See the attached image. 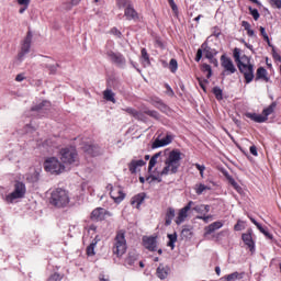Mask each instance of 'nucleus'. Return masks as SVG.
<instances>
[{
	"label": "nucleus",
	"instance_id": "a19ab883",
	"mask_svg": "<svg viewBox=\"0 0 281 281\" xmlns=\"http://www.w3.org/2000/svg\"><path fill=\"white\" fill-rule=\"evenodd\" d=\"M202 71L204 74H206L207 80H210V78H212V66H210V64H203L202 65Z\"/></svg>",
	"mask_w": 281,
	"mask_h": 281
},
{
	"label": "nucleus",
	"instance_id": "a18cd8bd",
	"mask_svg": "<svg viewBox=\"0 0 281 281\" xmlns=\"http://www.w3.org/2000/svg\"><path fill=\"white\" fill-rule=\"evenodd\" d=\"M135 120H138L139 122H146L147 117H146V113L140 112V111H136V113L134 114Z\"/></svg>",
	"mask_w": 281,
	"mask_h": 281
},
{
	"label": "nucleus",
	"instance_id": "2f4dec72",
	"mask_svg": "<svg viewBox=\"0 0 281 281\" xmlns=\"http://www.w3.org/2000/svg\"><path fill=\"white\" fill-rule=\"evenodd\" d=\"M195 194H198V196H201V194H203L205 192V190H212V188L210 186H205L203 183H196L193 188Z\"/></svg>",
	"mask_w": 281,
	"mask_h": 281
},
{
	"label": "nucleus",
	"instance_id": "f3484780",
	"mask_svg": "<svg viewBox=\"0 0 281 281\" xmlns=\"http://www.w3.org/2000/svg\"><path fill=\"white\" fill-rule=\"evenodd\" d=\"M143 245L148 251H157V238L155 237H143Z\"/></svg>",
	"mask_w": 281,
	"mask_h": 281
},
{
	"label": "nucleus",
	"instance_id": "8fccbe9b",
	"mask_svg": "<svg viewBox=\"0 0 281 281\" xmlns=\"http://www.w3.org/2000/svg\"><path fill=\"white\" fill-rule=\"evenodd\" d=\"M181 236H183V238H190L192 236V231H190L189 228H183L181 232Z\"/></svg>",
	"mask_w": 281,
	"mask_h": 281
},
{
	"label": "nucleus",
	"instance_id": "aec40b11",
	"mask_svg": "<svg viewBox=\"0 0 281 281\" xmlns=\"http://www.w3.org/2000/svg\"><path fill=\"white\" fill-rule=\"evenodd\" d=\"M169 144H172V135L167 134L166 137L161 139L157 138L153 143L151 148H162V146H168Z\"/></svg>",
	"mask_w": 281,
	"mask_h": 281
},
{
	"label": "nucleus",
	"instance_id": "9b49d317",
	"mask_svg": "<svg viewBox=\"0 0 281 281\" xmlns=\"http://www.w3.org/2000/svg\"><path fill=\"white\" fill-rule=\"evenodd\" d=\"M193 205L194 201H189L184 207L179 210L178 216L175 220L176 225H181L182 223H186V218H188V214L190 210H192Z\"/></svg>",
	"mask_w": 281,
	"mask_h": 281
},
{
	"label": "nucleus",
	"instance_id": "c9c22d12",
	"mask_svg": "<svg viewBox=\"0 0 281 281\" xmlns=\"http://www.w3.org/2000/svg\"><path fill=\"white\" fill-rule=\"evenodd\" d=\"M116 5L120 10L124 9L126 10V8H130L133 5V1L131 0H116Z\"/></svg>",
	"mask_w": 281,
	"mask_h": 281
},
{
	"label": "nucleus",
	"instance_id": "13d9d810",
	"mask_svg": "<svg viewBox=\"0 0 281 281\" xmlns=\"http://www.w3.org/2000/svg\"><path fill=\"white\" fill-rule=\"evenodd\" d=\"M270 3L273 8H278V10L281 9V0H270Z\"/></svg>",
	"mask_w": 281,
	"mask_h": 281
},
{
	"label": "nucleus",
	"instance_id": "1a4fd4ad",
	"mask_svg": "<svg viewBox=\"0 0 281 281\" xmlns=\"http://www.w3.org/2000/svg\"><path fill=\"white\" fill-rule=\"evenodd\" d=\"M105 56L120 69H126V57L120 52L106 50Z\"/></svg>",
	"mask_w": 281,
	"mask_h": 281
},
{
	"label": "nucleus",
	"instance_id": "473e14b6",
	"mask_svg": "<svg viewBox=\"0 0 281 281\" xmlns=\"http://www.w3.org/2000/svg\"><path fill=\"white\" fill-rule=\"evenodd\" d=\"M100 239L98 238V235H95L94 239L91 241V244L87 247V254L88 256H95V247L98 245V241Z\"/></svg>",
	"mask_w": 281,
	"mask_h": 281
},
{
	"label": "nucleus",
	"instance_id": "2eb2a0df",
	"mask_svg": "<svg viewBox=\"0 0 281 281\" xmlns=\"http://www.w3.org/2000/svg\"><path fill=\"white\" fill-rule=\"evenodd\" d=\"M105 214H108V216H111V213H109L106 210L102 207H97L91 212L90 218L91 221H104Z\"/></svg>",
	"mask_w": 281,
	"mask_h": 281
},
{
	"label": "nucleus",
	"instance_id": "c85d7f7f",
	"mask_svg": "<svg viewBox=\"0 0 281 281\" xmlns=\"http://www.w3.org/2000/svg\"><path fill=\"white\" fill-rule=\"evenodd\" d=\"M191 210H193V212H196V214H207L210 212V205L207 204H194Z\"/></svg>",
	"mask_w": 281,
	"mask_h": 281
},
{
	"label": "nucleus",
	"instance_id": "e433bc0d",
	"mask_svg": "<svg viewBox=\"0 0 281 281\" xmlns=\"http://www.w3.org/2000/svg\"><path fill=\"white\" fill-rule=\"evenodd\" d=\"M224 280L226 281L243 280V274H240L239 272H233L231 274L225 276Z\"/></svg>",
	"mask_w": 281,
	"mask_h": 281
},
{
	"label": "nucleus",
	"instance_id": "603ef678",
	"mask_svg": "<svg viewBox=\"0 0 281 281\" xmlns=\"http://www.w3.org/2000/svg\"><path fill=\"white\" fill-rule=\"evenodd\" d=\"M198 82H199L201 89H203V91H205V86L209 85L210 81H207V79L198 78Z\"/></svg>",
	"mask_w": 281,
	"mask_h": 281
},
{
	"label": "nucleus",
	"instance_id": "49530a36",
	"mask_svg": "<svg viewBox=\"0 0 281 281\" xmlns=\"http://www.w3.org/2000/svg\"><path fill=\"white\" fill-rule=\"evenodd\" d=\"M248 10L251 16L255 19V21H258V19H260V13L258 12V9L249 7Z\"/></svg>",
	"mask_w": 281,
	"mask_h": 281
},
{
	"label": "nucleus",
	"instance_id": "ea45409f",
	"mask_svg": "<svg viewBox=\"0 0 281 281\" xmlns=\"http://www.w3.org/2000/svg\"><path fill=\"white\" fill-rule=\"evenodd\" d=\"M144 113L154 120H161V114L155 110H145Z\"/></svg>",
	"mask_w": 281,
	"mask_h": 281
},
{
	"label": "nucleus",
	"instance_id": "39448f33",
	"mask_svg": "<svg viewBox=\"0 0 281 281\" xmlns=\"http://www.w3.org/2000/svg\"><path fill=\"white\" fill-rule=\"evenodd\" d=\"M60 160L67 166L78 164V151L75 147H65L60 149Z\"/></svg>",
	"mask_w": 281,
	"mask_h": 281
},
{
	"label": "nucleus",
	"instance_id": "774afa93",
	"mask_svg": "<svg viewBox=\"0 0 281 281\" xmlns=\"http://www.w3.org/2000/svg\"><path fill=\"white\" fill-rule=\"evenodd\" d=\"M19 5H30V0H18Z\"/></svg>",
	"mask_w": 281,
	"mask_h": 281
},
{
	"label": "nucleus",
	"instance_id": "5701e85b",
	"mask_svg": "<svg viewBox=\"0 0 281 281\" xmlns=\"http://www.w3.org/2000/svg\"><path fill=\"white\" fill-rule=\"evenodd\" d=\"M82 149L85 150V153H87L88 155H91V157H98V155H100V147L98 145H93V144H86Z\"/></svg>",
	"mask_w": 281,
	"mask_h": 281
},
{
	"label": "nucleus",
	"instance_id": "09e8293b",
	"mask_svg": "<svg viewBox=\"0 0 281 281\" xmlns=\"http://www.w3.org/2000/svg\"><path fill=\"white\" fill-rule=\"evenodd\" d=\"M196 218H199V221H203L204 223H210V220L212 218V215H198Z\"/></svg>",
	"mask_w": 281,
	"mask_h": 281
},
{
	"label": "nucleus",
	"instance_id": "20e7f679",
	"mask_svg": "<svg viewBox=\"0 0 281 281\" xmlns=\"http://www.w3.org/2000/svg\"><path fill=\"white\" fill-rule=\"evenodd\" d=\"M126 249H127L126 232L119 231L114 238V245H113L112 251L114 256H117V258H122V255L126 254Z\"/></svg>",
	"mask_w": 281,
	"mask_h": 281
},
{
	"label": "nucleus",
	"instance_id": "c03bdc74",
	"mask_svg": "<svg viewBox=\"0 0 281 281\" xmlns=\"http://www.w3.org/2000/svg\"><path fill=\"white\" fill-rule=\"evenodd\" d=\"M213 93H214L216 100H223V90L220 87H214Z\"/></svg>",
	"mask_w": 281,
	"mask_h": 281
},
{
	"label": "nucleus",
	"instance_id": "bf43d9fd",
	"mask_svg": "<svg viewBox=\"0 0 281 281\" xmlns=\"http://www.w3.org/2000/svg\"><path fill=\"white\" fill-rule=\"evenodd\" d=\"M245 227L243 226V222L238 221L237 225L234 226L235 232H243Z\"/></svg>",
	"mask_w": 281,
	"mask_h": 281
},
{
	"label": "nucleus",
	"instance_id": "f257e3e1",
	"mask_svg": "<svg viewBox=\"0 0 281 281\" xmlns=\"http://www.w3.org/2000/svg\"><path fill=\"white\" fill-rule=\"evenodd\" d=\"M233 57L237 64L238 70L244 75L246 85H249L254 81V66L251 59L247 55L240 56V48H234Z\"/></svg>",
	"mask_w": 281,
	"mask_h": 281
},
{
	"label": "nucleus",
	"instance_id": "0eeeda50",
	"mask_svg": "<svg viewBox=\"0 0 281 281\" xmlns=\"http://www.w3.org/2000/svg\"><path fill=\"white\" fill-rule=\"evenodd\" d=\"M44 168L46 172H50V175H60L61 172H65V165L59 162L56 157L47 158L44 162Z\"/></svg>",
	"mask_w": 281,
	"mask_h": 281
},
{
	"label": "nucleus",
	"instance_id": "6ab92c4d",
	"mask_svg": "<svg viewBox=\"0 0 281 281\" xmlns=\"http://www.w3.org/2000/svg\"><path fill=\"white\" fill-rule=\"evenodd\" d=\"M176 216H177V211L175 210V207H172V206L167 207L166 213H165V226L170 227V225H172V221H175Z\"/></svg>",
	"mask_w": 281,
	"mask_h": 281
},
{
	"label": "nucleus",
	"instance_id": "f704fd0d",
	"mask_svg": "<svg viewBox=\"0 0 281 281\" xmlns=\"http://www.w3.org/2000/svg\"><path fill=\"white\" fill-rule=\"evenodd\" d=\"M276 106H278V104L276 102H272L268 108L263 109L262 111L263 117H267V120H269V115H271V113L276 111Z\"/></svg>",
	"mask_w": 281,
	"mask_h": 281
},
{
	"label": "nucleus",
	"instance_id": "f03ea898",
	"mask_svg": "<svg viewBox=\"0 0 281 281\" xmlns=\"http://www.w3.org/2000/svg\"><path fill=\"white\" fill-rule=\"evenodd\" d=\"M179 168H181V151L173 149L165 160V167L160 171V177L177 175L179 172Z\"/></svg>",
	"mask_w": 281,
	"mask_h": 281
},
{
	"label": "nucleus",
	"instance_id": "680f3d73",
	"mask_svg": "<svg viewBox=\"0 0 281 281\" xmlns=\"http://www.w3.org/2000/svg\"><path fill=\"white\" fill-rule=\"evenodd\" d=\"M24 79H25V74H19L15 77L16 82H23Z\"/></svg>",
	"mask_w": 281,
	"mask_h": 281
},
{
	"label": "nucleus",
	"instance_id": "4468645a",
	"mask_svg": "<svg viewBox=\"0 0 281 281\" xmlns=\"http://www.w3.org/2000/svg\"><path fill=\"white\" fill-rule=\"evenodd\" d=\"M146 166V161L144 159H132L128 164V170L131 175H137V170L139 168H144Z\"/></svg>",
	"mask_w": 281,
	"mask_h": 281
},
{
	"label": "nucleus",
	"instance_id": "0e129e2a",
	"mask_svg": "<svg viewBox=\"0 0 281 281\" xmlns=\"http://www.w3.org/2000/svg\"><path fill=\"white\" fill-rule=\"evenodd\" d=\"M250 155L258 157V148L256 146H250Z\"/></svg>",
	"mask_w": 281,
	"mask_h": 281
},
{
	"label": "nucleus",
	"instance_id": "7c9ffc66",
	"mask_svg": "<svg viewBox=\"0 0 281 281\" xmlns=\"http://www.w3.org/2000/svg\"><path fill=\"white\" fill-rule=\"evenodd\" d=\"M103 98L106 100V102H112L113 104L116 102L115 92H113L111 89H105L103 91Z\"/></svg>",
	"mask_w": 281,
	"mask_h": 281
},
{
	"label": "nucleus",
	"instance_id": "338daca9",
	"mask_svg": "<svg viewBox=\"0 0 281 281\" xmlns=\"http://www.w3.org/2000/svg\"><path fill=\"white\" fill-rule=\"evenodd\" d=\"M207 60H210L211 65H214V67H217V65H218V59L212 57V58H209Z\"/></svg>",
	"mask_w": 281,
	"mask_h": 281
},
{
	"label": "nucleus",
	"instance_id": "bb28decb",
	"mask_svg": "<svg viewBox=\"0 0 281 281\" xmlns=\"http://www.w3.org/2000/svg\"><path fill=\"white\" fill-rule=\"evenodd\" d=\"M138 258L139 256L137 255V252H130L128 256L125 258V267H135V262H137Z\"/></svg>",
	"mask_w": 281,
	"mask_h": 281
},
{
	"label": "nucleus",
	"instance_id": "69168bd1",
	"mask_svg": "<svg viewBox=\"0 0 281 281\" xmlns=\"http://www.w3.org/2000/svg\"><path fill=\"white\" fill-rule=\"evenodd\" d=\"M97 229H98V227L95 225H90L88 227V234H95Z\"/></svg>",
	"mask_w": 281,
	"mask_h": 281
},
{
	"label": "nucleus",
	"instance_id": "b1692460",
	"mask_svg": "<svg viewBox=\"0 0 281 281\" xmlns=\"http://www.w3.org/2000/svg\"><path fill=\"white\" fill-rule=\"evenodd\" d=\"M168 273H170V268L160 263L156 270L157 278H159V280H166V278H168Z\"/></svg>",
	"mask_w": 281,
	"mask_h": 281
},
{
	"label": "nucleus",
	"instance_id": "e2e57ef3",
	"mask_svg": "<svg viewBox=\"0 0 281 281\" xmlns=\"http://www.w3.org/2000/svg\"><path fill=\"white\" fill-rule=\"evenodd\" d=\"M194 167L196 168V170H199V172H205V167L204 165H200V164H194Z\"/></svg>",
	"mask_w": 281,
	"mask_h": 281
},
{
	"label": "nucleus",
	"instance_id": "a878e982",
	"mask_svg": "<svg viewBox=\"0 0 281 281\" xmlns=\"http://www.w3.org/2000/svg\"><path fill=\"white\" fill-rule=\"evenodd\" d=\"M146 200V193H138L135 196L132 198V205L136 207V210H139L142 203Z\"/></svg>",
	"mask_w": 281,
	"mask_h": 281
},
{
	"label": "nucleus",
	"instance_id": "4be33fe9",
	"mask_svg": "<svg viewBox=\"0 0 281 281\" xmlns=\"http://www.w3.org/2000/svg\"><path fill=\"white\" fill-rule=\"evenodd\" d=\"M223 225H225V223L223 221L213 222L212 224H210L209 226H206L204 228L205 235L210 236L211 234H214V232H216L217 229H221V227H223Z\"/></svg>",
	"mask_w": 281,
	"mask_h": 281
},
{
	"label": "nucleus",
	"instance_id": "a211bd4d",
	"mask_svg": "<svg viewBox=\"0 0 281 281\" xmlns=\"http://www.w3.org/2000/svg\"><path fill=\"white\" fill-rule=\"evenodd\" d=\"M241 240H244L245 245L251 252L256 251V243H254V237H251V231L244 233L241 235Z\"/></svg>",
	"mask_w": 281,
	"mask_h": 281
},
{
	"label": "nucleus",
	"instance_id": "052dcab7",
	"mask_svg": "<svg viewBox=\"0 0 281 281\" xmlns=\"http://www.w3.org/2000/svg\"><path fill=\"white\" fill-rule=\"evenodd\" d=\"M241 26L244 27V30H246V32L251 30V24H249V22L247 21H243Z\"/></svg>",
	"mask_w": 281,
	"mask_h": 281
},
{
	"label": "nucleus",
	"instance_id": "6e6552de",
	"mask_svg": "<svg viewBox=\"0 0 281 281\" xmlns=\"http://www.w3.org/2000/svg\"><path fill=\"white\" fill-rule=\"evenodd\" d=\"M32 38H34V34H32V31H27L26 36L21 43V49L18 54V60H20V63H23L25 56L30 54V49H32Z\"/></svg>",
	"mask_w": 281,
	"mask_h": 281
},
{
	"label": "nucleus",
	"instance_id": "72a5a7b5",
	"mask_svg": "<svg viewBox=\"0 0 281 281\" xmlns=\"http://www.w3.org/2000/svg\"><path fill=\"white\" fill-rule=\"evenodd\" d=\"M140 55L144 67H148L150 65V55H148V50H146V48H142Z\"/></svg>",
	"mask_w": 281,
	"mask_h": 281
},
{
	"label": "nucleus",
	"instance_id": "58836bf2",
	"mask_svg": "<svg viewBox=\"0 0 281 281\" xmlns=\"http://www.w3.org/2000/svg\"><path fill=\"white\" fill-rule=\"evenodd\" d=\"M161 153H157L149 159L148 170H153L155 166H157V159H159Z\"/></svg>",
	"mask_w": 281,
	"mask_h": 281
},
{
	"label": "nucleus",
	"instance_id": "ddd939ff",
	"mask_svg": "<svg viewBox=\"0 0 281 281\" xmlns=\"http://www.w3.org/2000/svg\"><path fill=\"white\" fill-rule=\"evenodd\" d=\"M110 196L113 199L114 203H122L123 199L126 198V194L120 187H114L110 191Z\"/></svg>",
	"mask_w": 281,
	"mask_h": 281
},
{
	"label": "nucleus",
	"instance_id": "5fc2aeb1",
	"mask_svg": "<svg viewBox=\"0 0 281 281\" xmlns=\"http://www.w3.org/2000/svg\"><path fill=\"white\" fill-rule=\"evenodd\" d=\"M58 64H56V65H48L47 66V69H48V71H50V74H56V71H58Z\"/></svg>",
	"mask_w": 281,
	"mask_h": 281
},
{
	"label": "nucleus",
	"instance_id": "9d476101",
	"mask_svg": "<svg viewBox=\"0 0 281 281\" xmlns=\"http://www.w3.org/2000/svg\"><path fill=\"white\" fill-rule=\"evenodd\" d=\"M221 66L223 67L222 76H232L233 74H236L237 69L234 65V61L232 58L222 55L221 56Z\"/></svg>",
	"mask_w": 281,
	"mask_h": 281
},
{
	"label": "nucleus",
	"instance_id": "4d7b16f0",
	"mask_svg": "<svg viewBox=\"0 0 281 281\" xmlns=\"http://www.w3.org/2000/svg\"><path fill=\"white\" fill-rule=\"evenodd\" d=\"M123 111H125V113H128V115H132V117H135V113L137 112V110L133 108H126V109H123Z\"/></svg>",
	"mask_w": 281,
	"mask_h": 281
},
{
	"label": "nucleus",
	"instance_id": "c756f323",
	"mask_svg": "<svg viewBox=\"0 0 281 281\" xmlns=\"http://www.w3.org/2000/svg\"><path fill=\"white\" fill-rule=\"evenodd\" d=\"M256 80H265V82H269V77H267V69H265V67H259L257 69Z\"/></svg>",
	"mask_w": 281,
	"mask_h": 281
},
{
	"label": "nucleus",
	"instance_id": "4c0bfd02",
	"mask_svg": "<svg viewBox=\"0 0 281 281\" xmlns=\"http://www.w3.org/2000/svg\"><path fill=\"white\" fill-rule=\"evenodd\" d=\"M167 238L169 239V241L167 243V247L175 249V243H177V233L168 234Z\"/></svg>",
	"mask_w": 281,
	"mask_h": 281
},
{
	"label": "nucleus",
	"instance_id": "cd10ccee",
	"mask_svg": "<svg viewBox=\"0 0 281 281\" xmlns=\"http://www.w3.org/2000/svg\"><path fill=\"white\" fill-rule=\"evenodd\" d=\"M246 117L252 120V122H257V124H262L263 122H267V116H265L263 114L246 113Z\"/></svg>",
	"mask_w": 281,
	"mask_h": 281
},
{
	"label": "nucleus",
	"instance_id": "864d4df0",
	"mask_svg": "<svg viewBox=\"0 0 281 281\" xmlns=\"http://www.w3.org/2000/svg\"><path fill=\"white\" fill-rule=\"evenodd\" d=\"M212 36H215L216 38H218V36H221V27L214 26L212 29Z\"/></svg>",
	"mask_w": 281,
	"mask_h": 281
},
{
	"label": "nucleus",
	"instance_id": "3c124183",
	"mask_svg": "<svg viewBox=\"0 0 281 281\" xmlns=\"http://www.w3.org/2000/svg\"><path fill=\"white\" fill-rule=\"evenodd\" d=\"M261 234H263V236H266V238H269V240H273V235L271 233H269V231H267V228H262L260 231Z\"/></svg>",
	"mask_w": 281,
	"mask_h": 281
},
{
	"label": "nucleus",
	"instance_id": "dca6fc26",
	"mask_svg": "<svg viewBox=\"0 0 281 281\" xmlns=\"http://www.w3.org/2000/svg\"><path fill=\"white\" fill-rule=\"evenodd\" d=\"M49 106H52V103H49V101H43L40 104L34 105L31 111H36L38 115L43 117V115H45V113H47V111L49 110Z\"/></svg>",
	"mask_w": 281,
	"mask_h": 281
},
{
	"label": "nucleus",
	"instance_id": "7ed1b4c3",
	"mask_svg": "<svg viewBox=\"0 0 281 281\" xmlns=\"http://www.w3.org/2000/svg\"><path fill=\"white\" fill-rule=\"evenodd\" d=\"M71 199L69 198V191L63 188H57L50 192L49 203L53 205V207H67Z\"/></svg>",
	"mask_w": 281,
	"mask_h": 281
},
{
	"label": "nucleus",
	"instance_id": "de8ad7c7",
	"mask_svg": "<svg viewBox=\"0 0 281 281\" xmlns=\"http://www.w3.org/2000/svg\"><path fill=\"white\" fill-rule=\"evenodd\" d=\"M260 34L263 37V41H267L268 45H271V42L269 41V35L267 34V31L263 26H260Z\"/></svg>",
	"mask_w": 281,
	"mask_h": 281
},
{
	"label": "nucleus",
	"instance_id": "37998d69",
	"mask_svg": "<svg viewBox=\"0 0 281 281\" xmlns=\"http://www.w3.org/2000/svg\"><path fill=\"white\" fill-rule=\"evenodd\" d=\"M169 69L171 74H177V70L179 69V64L177 63V59H171L169 63Z\"/></svg>",
	"mask_w": 281,
	"mask_h": 281
},
{
	"label": "nucleus",
	"instance_id": "393cba45",
	"mask_svg": "<svg viewBox=\"0 0 281 281\" xmlns=\"http://www.w3.org/2000/svg\"><path fill=\"white\" fill-rule=\"evenodd\" d=\"M202 52L205 54V58H214V56H216V54H218V52H216V49L210 47V45L207 44V42H204L202 45Z\"/></svg>",
	"mask_w": 281,
	"mask_h": 281
},
{
	"label": "nucleus",
	"instance_id": "412c9836",
	"mask_svg": "<svg viewBox=\"0 0 281 281\" xmlns=\"http://www.w3.org/2000/svg\"><path fill=\"white\" fill-rule=\"evenodd\" d=\"M150 104H153V106H155V109H158L162 113H167V111L169 109L168 105H166V103H164V101L159 97L150 98Z\"/></svg>",
	"mask_w": 281,
	"mask_h": 281
},
{
	"label": "nucleus",
	"instance_id": "f8f14e48",
	"mask_svg": "<svg viewBox=\"0 0 281 281\" xmlns=\"http://www.w3.org/2000/svg\"><path fill=\"white\" fill-rule=\"evenodd\" d=\"M124 18L126 19V21H134V23H137L139 21V13L132 4L131 7L124 9Z\"/></svg>",
	"mask_w": 281,
	"mask_h": 281
},
{
	"label": "nucleus",
	"instance_id": "423d86ee",
	"mask_svg": "<svg viewBox=\"0 0 281 281\" xmlns=\"http://www.w3.org/2000/svg\"><path fill=\"white\" fill-rule=\"evenodd\" d=\"M25 192H27V189L25 188V183L21 181H16L14 183L13 192L5 195L4 201L7 203H14L16 199H23L25 196Z\"/></svg>",
	"mask_w": 281,
	"mask_h": 281
},
{
	"label": "nucleus",
	"instance_id": "79ce46f5",
	"mask_svg": "<svg viewBox=\"0 0 281 281\" xmlns=\"http://www.w3.org/2000/svg\"><path fill=\"white\" fill-rule=\"evenodd\" d=\"M227 180L237 192H240V190H243V188L239 187L238 182H236V180L232 178V176H227Z\"/></svg>",
	"mask_w": 281,
	"mask_h": 281
},
{
	"label": "nucleus",
	"instance_id": "6e6d98bb",
	"mask_svg": "<svg viewBox=\"0 0 281 281\" xmlns=\"http://www.w3.org/2000/svg\"><path fill=\"white\" fill-rule=\"evenodd\" d=\"M203 58V48H199L195 55V61L199 63Z\"/></svg>",
	"mask_w": 281,
	"mask_h": 281
}]
</instances>
